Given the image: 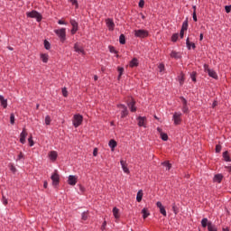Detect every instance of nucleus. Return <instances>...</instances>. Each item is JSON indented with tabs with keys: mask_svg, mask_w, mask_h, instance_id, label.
Instances as JSON below:
<instances>
[{
	"mask_svg": "<svg viewBox=\"0 0 231 231\" xmlns=\"http://www.w3.org/2000/svg\"><path fill=\"white\" fill-rule=\"evenodd\" d=\"M201 226L202 228H207L208 231H217V226L214 225L211 221H208V218L204 217L201 220Z\"/></svg>",
	"mask_w": 231,
	"mask_h": 231,
	"instance_id": "1",
	"label": "nucleus"
},
{
	"mask_svg": "<svg viewBox=\"0 0 231 231\" xmlns=\"http://www.w3.org/2000/svg\"><path fill=\"white\" fill-rule=\"evenodd\" d=\"M26 15L29 17V19H36L37 23H41V21H42V14L35 10L27 12Z\"/></svg>",
	"mask_w": 231,
	"mask_h": 231,
	"instance_id": "2",
	"label": "nucleus"
},
{
	"mask_svg": "<svg viewBox=\"0 0 231 231\" xmlns=\"http://www.w3.org/2000/svg\"><path fill=\"white\" fill-rule=\"evenodd\" d=\"M54 33L59 37L60 42H64L66 41V28L54 30Z\"/></svg>",
	"mask_w": 231,
	"mask_h": 231,
	"instance_id": "3",
	"label": "nucleus"
},
{
	"mask_svg": "<svg viewBox=\"0 0 231 231\" xmlns=\"http://www.w3.org/2000/svg\"><path fill=\"white\" fill-rule=\"evenodd\" d=\"M134 37H138L139 39H145V37H149V32L143 29L135 30Z\"/></svg>",
	"mask_w": 231,
	"mask_h": 231,
	"instance_id": "4",
	"label": "nucleus"
},
{
	"mask_svg": "<svg viewBox=\"0 0 231 231\" xmlns=\"http://www.w3.org/2000/svg\"><path fill=\"white\" fill-rule=\"evenodd\" d=\"M204 71L208 74V77H211V79H215V80H217L218 76L217 73L215 72L214 69H211L208 68V65H204Z\"/></svg>",
	"mask_w": 231,
	"mask_h": 231,
	"instance_id": "5",
	"label": "nucleus"
},
{
	"mask_svg": "<svg viewBox=\"0 0 231 231\" xmlns=\"http://www.w3.org/2000/svg\"><path fill=\"white\" fill-rule=\"evenodd\" d=\"M83 120H84V117H82V116L79 114L75 115L73 116V121H72L74 127H79L82 125Z\"/></svg>",
	"mask_w": 231,
	"mask_h": 231,
	"instance_id": "6",
	"label": "nucleus"
},
{
	"mask_svg": "<svg viewBox=\"0 0 231 231\" xmlns=\"http://www.w3.org/2000/svg\"><path fill=\"white\" fill-rule=\"evenodd\" d=\"M181 112H174L172 116L174 125H180L181 124Z\"/></svg>",
	"mask_w": 231,
	"mask_h": 231,
	"instance_id": "7",
	"label": "nucleus"
},
{
	"mask_svg": "<svg viewBox=\"0 0 231 231\" xmlns=\"http://www.w3.org/2000/svg\"><path fill=\"white\" fill-rule=\"evenodd\" d=\"M118 109L121 110V118H125L127 115H129V110H127V106L125 105H117Z\"/></svg>",
	"mask_w": 231,
	"mask_h": 231,
	"instance_id": "8",
	"label": "nucleus"
},
{
	"mask_svg": "<svg viewBox=\"0 0 231 231\" xmlns=\"http://www.w3.org/2000/svg\"><path fill=\"white\" fill-rule=\"evenodd\" d=\"M51 180L52 181V185L53 187H57V185H59L60 181V177L59 176V173L54 172L52 173V175L51 176Z\"/></svg>",
	"mask_w": 231,
	"mask_h": 231,
	"instance_id": "9",
	"label": "nucleus"
},
{
	"mask_svg": "<svg viewBox=\"0 0 231 231\" xmlns=\"http://www.w3.org/2000/svg\"><path fill=\"white\" fill-rule=\"evenodd\" d=\"M70 24L72 26L70 33H71V35H75V33H77V32H79V23L75 20H70Z\"/></svg>",
	"mask_w": 231,
	"mask_h": 231,
	"instance_id": "10",
	"label": "nucleus"
},
{
	"mask_svg": "<svg viewBox=\"0 0 231 231\" xmlns=\"http://www.w3.org/2000/svg\"><path fill=\"white\" fill-rule=\"evenodd\" d=\"M26 136H28V133L26 132V128H23L20 134V143H26Z\"/></svg>",
	"mask_w": 231,
	"mask_h": 231,
	"instance_id": "11",
	"label": "nucleus"
},
{
	"mask_svg": "<svg viewBox=\"0 0 231 231\" xmlns=\"http://www.w3.org/2000/svg\"><path fill=\"white\" fill-rule=\"evenodd\" d=\"M131 113H136V101L132 99L131 102L127 104Z\"/></svg>",
	"mask_w": 231,
	"mask_h": 231,
	"instance_id": "12",
	"label": "nucleus"
},
{
	"mask_svg": "<svg viewBox=\"0 0 231 231\" xmlns=\"http://www.w3.org/2000/svg\"><path fill=\"white\" fill-rule=\"evenodd\" d=\"M106 23L108 30L113 32V30H115V22H113V19L108 18L106 20Z\"/></svg>",
	"mask_w": 231,
	"mask_h": 231,
	"instance_id": "13",
	"label": "nucleus"
},
{
	"mask_svg": "<svg viewBox=\"0 0 231 231\" xmlns=\"http://www.w3.org/2000/svg\"><path fill=\"white\" fill-rule=\"evenodd\" d=\"M68 184L71 185L72 187L77 185V176L69 175L68 179Z\"/></svg>",
	"mask_w": 231,
	"mask_h": 231,
	"instance_id": "14",
	"label": "nucleus"
},
{
	"mask_svg": "<svg viewBox=\"0 0 231 231\" xmlns=\"http://www.w3.org/2000/svg\"><path fill=\"white\" fill-rule=\"evenodd\" d=\"M145 120H146L145 116L137 117V122H138L139 127H146L145 126Z\"/></svg>",
	"mask_w": 231,
	"mask_h": 231,
	"instance_id": "15",
	"label": "nucleus"
},
{
	"mask_svg": "<svg viewBox=\"0 0 231 231\" xmlns=\"http://www.w3.org/2000/svg\"><path fill=\"white\" fill-rule=\"evenodd\" d=\"M74 51H76V53H82V55H85L86 53V51H84V48L79 47V43L74 44Z\"/></svg>",
	"mask_w": 231,
	"mask_h": 231,
	"instance_id": "16",
	"label": "nucleus"
},
{
	"mask_svg": "<svg viewBox=\"0 0 231 231\" xmlns=\"http://www.w3.org/2000/svg\"><path fill=\"white\" fill-rule=\"evenodd\" d=\"M213 181L214 183H221V181H223V174H216L213 178Z\"/></svg>",
	"mask_w": 231,
	"mask_h": 231,
	"instance_id": "17",
	"label": "nucleus"
},
{
	"mask_svg": "<svg viewBox=\"0 0 231 231\" xmlns=\"http://www.w3.org/2000/svg\"><path fill=\"white\" fill-rule=\"evenodd\" d=\"M120 163H121V167L123 169V171L125 174H129V168H127V163H125V162L124 160H121Z\"/></svg>",
	"mask_w": 231,
	"mask_h": 231,
	"instance_id": "18",
	"label": "nucleus"
},
{
	"mask_svg": "<svg viewBox=\"0 0 231 231\" xmlns=\"http://www.w3.org/2000/svg\"><path fill=\"white\" fill-rule=\"evenodd\" d=\"M0 104L4 107V109H6L8 107V100L5 99V97L0 96Z\"/></svg>",
	"mask_w": 231,
	"mask_h": 231,
	"instance_id": "19",
	"label": "nucleus"
},
{
	"mask_svg": "<svg viewBox=\"0 0 231 231\" xmlns=\"http://www.w3.org/2000/svg\"><path fill=\"white\" fill-rule=\"evenodd\" d=\"M186 46H187L188 50H190L191 48H192V50H196V43L190 42L189 38H187V40H186Z\"/></svg>",
	"mask_w": 231,
	"mask_h": 231,
	"instance_id": "20",
	"label": "nucleus"
},
{
	"mask_svg": "<svg viewBox=\"0 0 231 231\" xmlns=\"http://www.w3.org/2000/svg\"><path fill=\"white\" fill-rule=\"evenodd\" d=\"M59 156V154L57 153V152L55 151H51L50 153H49V158L50 160H51V162H55V160H57V157Z\"/></svg>",
	"mask_w": 231,
	"mask_h": 231,
	"instance_id": "21",
	"label": "nucleus"
},
{
	"mask_svg": "<svg viewBox=\"0 0 231 231\" xmlns=\"http://www.w3.org/2000/svg\"><path fill=\"white\" fill-rule=\"evenodd\" d=\"M113 215L116 219H119L120 218V209H118V208L115 207L113 208Z\"/></svg>",
	"mask_w": 231,
	"mask_h": 231,
	"instance_id": "22",
	"label": "nucleus"
},
{
	"mask_svg": "<svg viewBox=\"0 0 231 231\" xmlns=\"http://www.w3.org/2000/svg\"><path fill=\"white\" fill-rule=\"evenodd\" d=\"M170 57H171V59H181L180 52H178L176 51H172L170 54Z\"/></svg>",
	"mask_w": 231,
	"mask_h": 231,
	"instance_id": "23",
	"label": "nucleus"
},
{
	"mask_svg": "<svg viewBox=\"0 0 231 231\" xmlns=\"http://www.w3.org/2000/svg\"><path fill=\"white\" fill-rule=\"evenodd\" d=\"M142 214H143V219H147V217H149V216H151V213H149V210L145 208H143L142 209Z\"/></svg>",
	"mask_w": 231,
	"mask_h": 231,
	"instance_id": "24",
	"label": "nucleus"
},
{
	"mask_svg": "<svg viewBox=\"0 0 231 231\" xmlns=\"http://www.w3.org/2000/svg\"><path fill=\"white\" fill-rule=\"evenodd\" d=\"M143 198V191L141 189L137 192L136 201L140 203Z\"/></svg>",
	"mask_w": 231,
	"mask_h": 231,
	"instance_id": "25",
	"label": "nucleus"
},
{
	"mask_svg": "<svg viewBox=\"0 0 231 231\" xmlns=\"http://www.w3.org/2000/svg\"><path fill=\"white\" fill-rule=\"evenodd\" d=\"M108 145L112 151H115V147L117 145L116 141H115V139H111L108 143Z\"/></svg>",
	"mask_w": 231,
	"mask_h": 231,
	"instance_id": "26",
	"label": "nucleus"
},
{
	"mask_svg": "<svg viewBox=\"0 0 231 231\" xmlns=\"http://www.w3.org/2000/svg\"><path fill=\"white\" fill-rule=\"evenodd\" d=\"M130 68H136L138 66V60L136 58H134L130 63H129Z\"/></svg>",
	"mask_w": 231,
	"mask_h": 231,
	"instance_id": "27",
	"label": "nucleus"
},
{
	"mask_svg": "<svg viewBox=\"0 0 231 231\" xmlns=\"http://www.w3.org/2000/svg\"><path fill=\"white\" fill-rule=\"evenodd\" d=\"M180 30L183 31V32H187V30H189V20H185V21L183 22Z\"/></svg>",
	"mask_w": 231,
	"mask_h": 231,
	"instance_id": "28",
	"label": "nucleus"
},
{
	"mask_svg": "<svg viewBox=\"0 0 231 231\" xmlns=\"http://www.w3.org/2000/svg\"><path fill=\"white\" fill-rule=\"evenodd\" d=\"M41 59H42V62H44V64H47V62L50 59V56L46 53H43V54H41Z\"/></svg>",
	"mask_w": 231,
	"mask_h": 231,
	"instance_id": "29",
	"label": "nucleus"
},
{
	"mask_svg": "<svg viewBox=\"0 0 231 231\" xmlns=\"http://www.w3.org/2000/svg\"><path fill=\"white\" fill-rule=\"evenodd\" d=\"M108 50L110 53H115V55H116V58H118V51H116L114 46L109 45Z\"/></svg>",
	"mask_w": 231,
	"mask_h": 231,
	"instance_id": "30",
	"label": "nucleus"
},
{
	"mask_svg": "<svg viewBox=\"0 0 231 231\" xmlns=\"http://www.w3.org/2000/svg\"><path fill=\"white\" fill-rule=\"evenodd\" d=\"M117 71L119 73L117 79L120 80V79H122V75H124V67H117Z\"/></svg>",
	"mask_w": 231,
	"mask_h": 231,
	"instance_id": "31",
	"label": "nucleus"
},
{
	"mask_svg": "<svg viewBox=\"0 0 231 231\" xmlns=\"http://www.w3.org/2000/svg\"><path fill=\"white\" fill-rule=\"evenodd\" d=\"M222 156L226 162H231L230 155H228V151L224 152Z\"/></svg>",
	"mask_w": 231,
	"mask_h": 231,
	"instance_id": "32",
	"label": "nucleus"
},
{
	"mask_svg": "<svg viewBox=\"0 0 231 231\" xmlns=\"http://www.w3.org/2000/svg\"><path fill=\"white\" fill-rule=\"evenodd\" d=\"M44 48H45V50H51V44L50 43V42H48V40L44 41Z\"/></svg>",
	"mask_w": 231,
	"mask_h": 231,
	"instance_id": "33",
	"label": "nucleus"
},
{
	"mask_svg": "<svg viewBox=\"0 0 231 231\" xmlns=\"http://www.w3.org/2000/svg\"><path fill=\"white\" fill-rule=\"evenodd\" d=\"M161 138L163 142H167V140H169V135L165 133H161Z\"/></svg>",
	"mask_w": 231,
	"mask_h": 231,
	"instance_id": "34",
	"label": "nucleus"
},
{
	"mask_svg": "<svg viewBox=\"0 0 231 231\" xmlns=\"http://www.w3.org/2000/svg\"><path fill=\"white\" fill-rule=\"evenodd\" d=\"M10 171L15 174L17 172V168L14 165V163H9Z\"/></svg>",
	"mask_w": 231,
	"mask_h": 231,
	"instance_id": "35",
	"label": "nucleus"
},
{
	"mask_svg": "<svg viewBox=\"0 0 231 231\" xmlns=\"http://www.w3.org/2000/svg\"><path fill=\"white\" fill-rule=\"evenodd\" d=\"M178 37H180V34L173 33L172 36H171V42H177Z\"/></svg>",
	"mask_w": 231,
	"mask_h": 231,
	"instance_id": "36",
	"label": "nucleus"
},
{
	"mask_svg": "<svg viewBox=\"0 0 231 231\" xmlns=\"http://www.w3.org/2000/svg\"><path fill=\"white\" fill-rule=\"evenodd\" d=\"M10 124H11L12 125H14V124H15V115H14V113H12V114L10 115Z\"/></svg>",
	"mask_w": 231,
	"mask_h": 231,
	"instance_id": "37",
	"label": "nucleus"
},
{
	"mask_svg": "<svg viewBox=\"0 0 231 231\" xmlns=\"http://www.w3.org/2000/svg\"><path fill=\"white\" fill-rule=\"evenodd\" d=\"M119 42L120 44H125V36L124 34L119 36Z\"/></svg>",
	"mask_w": 231,
	"mask_h": 231,
	"instance_id": "38",
	"label": "nucleus"
},
{
	"mask_svg": "<svg viewBox=\"0 0 231 231\" xmlns=\"http://www.w3.org/2000/svg\"><path fill=\"white\" fill-rule=\"evenodd\" d=\"M21 160H24V154L23 153V152H20V153L18 154L16 162H21Z\"/></svg>",
	"mask_w": 231,
	"mask_h": 231,
	"instance_id": "39",
	"label": "nucleus"
},
{
	"mask_svg": "<svg viewBox=\"0 0 231 231\" xmlns=\"http://www.w3.org/2000/svg\"><path fill=\"white\" fill-rule=\"evenodd\" d=\"M28 142L30 147H33V145H35V143L33 142V137L32 135L28 138Z\"/></svg>",
	"mask_w": 231,
	"mask_h": 231,
	"instance_id": "40",
	"label": "nucleus"
},
{
	"mask_svg": "<svg viewBox=\"0 0 231 231\" xmlns=\"http://www.w3.org/2000/svg\"><path fill=\"white\" fill-rule=\"evenodd\" d=\"M50 124H51V117H50V116H45V125H50Z\"/></svg>",
	"mask_w": 231,
	"mask_h": 231,
	"instance_id": "41",
	"label": "nucleus"
},
{
	"mask_svg": "<svg viewBox=\"0 0 231 231\" xmlns=\"http://www.w3.org/2000/svg\"><path fill=\"white\" fill-rule=\"evenodd\" d=\"M158 68H159L160 73H162V71H165V65L163 63H160Z\"/></svg>",
	"mask_w": 231,
	"mask_h": 231,
	"instance_id": "42",
	"label": "nucleus"
},
{
	"mask_svg": "<svg viewBox=\"0 0 231 231\" xmlns=\"http://www.w3.org/2000/svg\"><path fill=\"white\" fill-rule=\"evenodd\" d=\"M81 219L83 221H86L88 219V211H84L82 214H81Z\"/></svg>",
	"mask_w": 231,
	"mask_h": 231,
	"instance_id": "43",
	"label": "nucleus"
},
{
	"mask_svg": "<svg viewBox=\"0 0 231 231\" xmlns=\"http://www.w3.org/2000/svg\"><path fill=\"white\" fill-rule=\"evenodd\" d=\"M181 110L182 113H189V105H183Z\"/></svg>",
	"mask_w": 231,
	"mask_h": 231,
	"instance_id": "44",
	"label": "nucleus"
},
{
	"mask_svg": "<svg viewBox=\"0 0 231 231\" xmlns=\"http://www.w3.org/2000/svg\"><path fill=\"white\" fill-rule=\"evenodd\" d=\"M61 93H62V96L65 97V98H66L68 97V88H66V87L63 88L61 89Z\"/></svg>",
	"mask_w": 231,
	"mask_h": 231,
	"instance_id": "45",
	"label": "nucleus"
},
{
	"mask_svg": "<svg viewBox=\"0 0 231 231\" xmlns=\"http://www.w3.org/2000/svg\"><path fill=\"white\" fill-rule=\"evenodd\" d=\"M160 213L162 214L164 217H167V210H165V207L160 209Z\"/></svg>",
	"mask_w": 231,
	"mask_h": 231,
	"instance_id": "46",
	"label": "nucleus"
},
{
	"mask_svg": "<svg viewBox=\"0 0 231 231\" xmlns=\"http://www.w3.org/2000/svg\"><path fill=\"white\" fill-rule=\"evenodd\" d=\"M71 5L75 6L76 8H79V1L77 0H69Z\"/></svg>",
	"mask_w": 231,
	"mask_h": 231,
	"instance_id": "47",
	"label": "nucleus"
},
{
	"mask_svg": "<svg viewBox=\"0 0 231 231\" xmlns=\"http://www.w3.org/2000/svg\"><path fill=\"white\" fill-rule=\"evenodd\" d=\"M180 99L182 102V106H188V101L186 98H184L183 97H180Z\"/></svg>",
	"mask_w": 231,
	"mask_h": 231,
	"instance_id": "48",
	"label": "nucleus"
},
{
	"mask_svg": "<svg viewBox=\"0 0 231 231\" xmlns=\"http://www.w3.org/2000/svg\"><path fill=\"white\" fill-rule=\"evenodd\" d=\"M190 79H191V80H192L193 82H196V72H192V73L190 74Z\"/></svg>",
	"mask_w": 231,
	"mask_h": 231,
	"instance_id": "49",
	"label": "nucleus"
},
{
	"mask_svg": "<svg viewBox=\"0 0 231 231\" xmlns=\"http://www.w3.org/2000/svg\"><path fill=\"white\" fill-rule=\"evenodd\" d=\"M156 207L159 208V210H161L162 208H164V207H163V204H162V202H160V201H158V202L156 203Z\"/></svg>",
	"mask_w": 231,
	"mask_h": 231,
	"instance_id": "50",
	"label": "nucleus"
},
{
	"mask_svg": "<svg viewBox=\"0 0 231 231\" xmlns=\"http://www.w3.org/2000/svg\"><path fill=\"white\" fill-rule=\"evenodd\" d=\"M144 5H145V1L140 0L139 1V8H143Z\"/></svg>",
	"mask_w": 231,
	"mask_h": 231,
	"instance_id": "51",
	"label": "nucleus"
},
{
	"mask_svg": "<svg viewBox=\"0 0 231 231\" xmlns=\"http://www.w3.org/2000/svg\"><path fill=\"white\" fill-rule=\"evenodd\" d=\"M225 10H226V14H230V12H231V6H230V5H226V6H225Z\"/></svg>",
	"mask_w": 231,
	"mask_h": 231,
	"instance_id": "52",
	"label": "nucleus"
},
{
	"mask_svg": "<svg viewBox=\"0 0 231 231\" xmlns=\"http://www.w3.org/2000/svg\"><path fill=\"white\" fill-rule=\"evenodd\" d=\"M192 17H193V21H194L195 23H198V15L196 14V11L193 12Z\"/></svg>",
	"mask_w": 231,
	"mask_h": 231,
	"instance_id": "53",
	"label": "nucleus"
},
{
	"mask_svg": "<svg viewBox=\"0 0 231 231\" xmlns=\"http://www.w3.org/2000/svg\"><path fill=\"white\" fill-rule=\"evenodd\" d=\"M172 210H173L174 214H178V207H176V204L172 205Z\"/></svg>",
	"mask_w": 231,
	"mask_h": 231,
	"instance_id": "54",
	"label": "nucleus"
},
{
	"mask_svg": "<svg viewBox=\"0 0 231 231\" xmlns=\"http://www.w3.org/2000/svg\"><path fill=\"white\" fill-rule=\"evenodd\" d=\"M216 152H221V145L220 144L216 145Z\"/></svg>",
	"mask_w": 231,
	"mask_h": 231,
	"instance_id": "55",
	"label": "nucleus"
},
{
	"mask_svg": "<svg viewBox=\"0 0 231 231\" xmlns=\"http://www.w3.org/2000/svg\"><path fill=\"white\" fill-rule=\"evenodd\" d=\"M2 201H3L4 205H8V199H5V196H3V198H2Z\"/></svg>",
	"mask_w": 231,
	"mask_h": 231,
	"instance_id": "56",
	"label": "nucleus"
},
{
	"mask_svg": "<svg viewBox=\"0 0 231 231\" xmlns=\"http://www.w3.org/2000/svg\"><path fill=\"white\" fill-rule=\"evenodd\" d=\"M93 156H98V149L95 148L93 151Z\"/></svg>",
	"mask_w": 231,
	"mask_h": 231,
	"instance_id": "57",
	"label": "nucleus"
},
{
	"mask_svg": "<svg viewBox=\"0 0 231 231\" xmlns=\"http://www.w3.org/2000/svg\"><path fill=\"white\" fill-rule=\"evenodd\" d=\"M179 80H180V86H183V82L185 80V78H183V76H181Z\"/></svg>",
	"mask_w": 231,
	"mask_h": 231,
	"instance_id": "58",
	"label": "nucleus"
},
{
	"mask_svg": "<svg viewBox=\"0 0 231 231\" xmlns=\"http://www.w3.org/2000/svg\"><path fill=\"white\" fill-rule=\"evenodd\" d=\"M164 165L167 167V171H171V163L164 162Z\"/></svg>",
	"mask_w": 231,
	"mask_h": 231,
	"instance_id": "59",
	"label": "nucleus"
},
{
	"mask_svg": "<svg viewBox=\"0 0 231 231\" xmlns=\"http://www.w3.org/2000/svg\"><path fill=\"white\" fill-rule=\"evenodd\" d=\"M184 35H185V31L180 30V39H183Z\"/></svg>",
	"mask_w": 231,
	"mask_h": 231,
	"instance_id": "60",
	"label": "nucleus"
},
{
	"mask_svg": "<svg viewBox=\"0 0 231 231\" xmlns=\"http://www.w3.org/2000/svg\"><path fill=\"white\" fill-rule=\"evenodd\" d=\"M106 225H107V223L106 221L103 222L102 226H101V230H105Z\"/></svg>",
	"mask_w": 231,
	"mask_h": 231,
	"instance_id": "61",
	"label": "nucleus"
},
{
	"mask_svg": "<svg viewBox=\"0 0 231 231\" xmlns=\"http://www.w3.org/2000/svg\"><path fill=\"white\" fill-rule=\"evenodd\" d=\"M58 24H68V23L66 22H64L63 20H59Z\"/></svg>",
	"mask_w": 231,
	"mask_h": 231,
	"instance_id": "62",
	"label": "nucleus"
},
{
	"mask_svg": "<svg viewBox=\"0 0 231 231\" xmlns=\"http://www.w3.org/2000/svg\"><path fill=\"white\" fill-rule=\"evenodd\" d=\"M217 106V101H214L213 104H212V107L214 109V107H216Z\"/></svg>",
	"mask_w": 231,
	"mask_h": 231,
	"instance_id": "63",
	"label": "nucleus"
},
{
	"mask_svg": "<svg viewBox=\"0 0 231 231\" xmlns=\"http://www.w3.org/2000/svg\"><path fill=\"white\" fill-rule=\"evenodd\" d=\"M157 131H158V133H160V134H162V133H163L161 127H157Z\"/></svg>",
	"mask_w": 231,
	"mask_h": 231,
	"instance_id": "64",
	"label": "nucleus"
}]
</instances>
